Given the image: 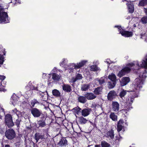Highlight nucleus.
Segmentation results:
<instances>
[{
	"label": "nucleus",
	"instance_id": "obj_13",
	"mask_svg": "<svg viewBox=\"0 0 147 147\" xmlns=\"http://www.w3.org/2000/svg\"><path fill=\"white\" fill-rule=\"evenodd\" d=\"M91 109L89 108H85L81 111L82 115L83 116L86 117L89 115L91 112Z\"/></svg>",
	"mask_w": 147,
	"mask_h": 147
},
{
	"label": "nucleus",
	"instance_id": "obj_17",
	"mask_svg": "<svg viewBox=\"0 0 147 147\" xmlns=\"http://www.w3.org/2000/svg\"><path fill=\"white\" fill-rule=\"evenodd\" d=\"M44 136V135H42L39 133H36L35 135V139L36 141V142H38L40 139H45Z\"/></svg>",
	"mask_w": 147,
	"mask_h": 147
},
{
	"label": "nucleus",
	"instance_id": "obj_31",
	"mask_svg": "<svg viewBox=\"0 0 147 147\" xmlns=\"http://www.w3.org/2000/svg\"><path fill=\"white\" fill-rule=\"evenodd\" d=\"M116 82H109L108 84V87L109 88H114L116 84Z\"/></svg>",
	"mask_w": 147,
	"mask_h": 147
},
{
	"label": "nucleus",
	"instance_id": "obj_1",
	"mask_svg": "<svg viewBox=\"0 0 147 147\" xmlns=\"http://www.w3.org/2000/svg\"><path fill=\"white\" fill-rule=\"evenodd\" d=\"M135 65L137 66V68L136 69H139L140 67L147 68V55H146L144 59L141 62L140 64H139L137 61L135 62V63H129L127 65V66L123 68L119 72L117 76L119 77L123 76L130 71L131 69L130 68V67L133 66Z\"/></svg>",
	"mask_w": 147,
	"mask_h": 147
},
{
	"label": "nucleus",
	"instance_id": "obj_14",
	"mask_svg": "<svg viewBox=\"0 0 147 147\" xmlns=\"http://www.w3.org/2000/svg\"><path fill=\"white\" fill-rule=\"evenodd\" d=\"M37 124L38 125H37L36 124H35V126L37 128H39L40 127H44L46 125L45 120H42L38 121Z\"/></svg>",
	"mask_w": 147,
	"mask_h": 147
},
{
	"label": "nucleus",
	"instance_id": "obj_59",
	"mask_svg": "<svg viewBox=\"0 0 147 147\" xmlns=\"http://www.w3.org/2000/svg\"><path fill=\"white\" fill-rule=\"evenodd\" d=\"M97 62L96 61V62L95 63H96V64H97Z\"/></svg>",
	"mask_w": 147,
	"mask_h": 147
},
{
	"label": "nucleus",
	"instance_id": "obj_47",
	"mask_svg": "<svg viewBox=\"0 0 147 147\" xmlns=\"http://www.w3.org/2000/svg\"><path fill=\"white\" fill-rule=\"evenodd\" d=\"M145 34V33H142V34H140V36H141L140 38H142V36H144Z\"/></svg>",
	"mask_w": 147,
	"mask_h": 147
},
{
	"label": "nucleus",
	"instance_id": "obj_48",
	"mask_svg": "<svg viewBox=\"0 0 147 147\" xmlns=\"http://www.w3.org/2000/svg\"><path fill=\"white\" fill-rule=\"evenodd\" d=\"M95 147H101L100 145H96L95 146Z\"/></svg>",
	"mask_w": 147,
	"mask_h": 147
},
{
	"label": "nucleus",
	"instance_id": "obj_30",
	"mask_svg": "<svg viewBox=\"0 0 147 147\" xmlns=\"http://www.w3.org/2000/svg\"><path fill=\"white\" fill-rule=\"evenodd\" d=\"M147 5V0H140L138 5L140 6H144Z\"/></svg>",
	"mask_w": 147,
	"mask_h": 147
},
{
	"label": "nucleus",
	"instance_id": "obj_25",
	"mask_svg": "<svg viewBox=\"0 0 147 147\" xmlns=\"http://www.w3.org/2000/svg\"><path fill=\"white\" fill-rule=\"evenodd\" d=\"M87 120L83 117H78V121L81 124H84L86 123Z\"/></svg>",
	"mask_w": 147,
	"mask_h": 147
},
{
	"label": "nucleus",
	"instance_id": "obj_39",
	"mask_svg": "<svg viewBox=\"0 0 147 147\" xmlns=\"http://www.w3.org/2000/svg\"><path fill=\"white\" fill-rule=\"evenodd\" d=\"M123 126L122 125H117V130L118 132L120 131L122 129Z\"/></svg>",
	"mask_w": 147,
	"mask_h": 147
},
{
	"label": "nucleus",
	"instance_id": "obj_2",
	"mask_svg": "<svg viewBox=\"0 0 147 147\" xmlns=\"http://www.w3.org/2000/svg\"><path fill=\"white\" fill-rule=\"evenodd\" d=\"M146 77L145 74L143 73V74H140L138 78L135 79L134 85L136 89H139L142 87L144 79Z\"/></svg>",
	"mask_w": 147,
	"mask_h": 147
},
{
	"label": "nucleus",
	"instance_id": "obj_16",
	"mask_svg": "<svg viewBox=\"0 0 147 147\" xmlns=\"http://www.w3.org/2000/svg\"><path fill=\"white\" fill-rule=\"evenodd\" d=\"M130 81V79L127 77L122 78L121 81V85L122 86H124L127 84Z\"/></svg>",
	"mask_w": 147,
	"mask_h": 147
},
{
	"label": "nucleus",
	"instance_id": "obj_45",
	"mask_svg": "<svg viewBox=\"0 0 147 147\" xmlns=\"http://www.w3.org/2000/svg\"><path fill=\"white\" fill-rule=\"evenodd\" d=\"M144 11L146 14L147 16V9L145 8H144Z\"/></svg>",
	"mask_w": 147,
	"mask_h": 147
},
{
	"label": "nucleus",
	"instance_id": "obj_36",
	"mask_svg": "<svg viewBox=\"0 0 147 147\" xmlns=\"http://www.w3.org/2000/svg\"><path fill=\"white\" fill-rule=\"evenodd\" d=\"M30 103L32 107H33L35 104H39V102L36 99H34L31 101Z\"/></svg>",
	"mask_w": 147,
	"mask_h": 147
},
{
	"label": "nucleus",
	"instance_id": "obj_32",
	"mask_svg": "<svg viewBox=\"0 0 147 147\" xmlns=\"http://www.w3.org/2000/svg\"><path fill=\"white\" fill-rule=\"evenodd\" d=\"M81 109L79 107H77L73 109V111L74 112L76 113L77 115L81 112Z\"/></svg>",
	"mask_w": 147,
	"mask_h": 147
},
{
	"label": "nucleus",
	"instance_id": "obj_19",
	"mask_svg": "<svg viewBox=\"0 0 147 147\" xmlns=\"http://www.w3.org/2000/svg\"><path fill=\"white\" fill-rule=\"evenodd\" d=\"M114 131L111 129L108 131L106 133V136L108 138L113 139L114 138Z\"/></svg>",
	"mask_w": 147,
	"mask_h": 147
},
{
	"label": "nucleus",
	"instance_id": "obj_4",
	"mask_svg": "<svg viewBox=\"0 0 147 147\" xmlns=\"http://www.w3.org/2000/svg\"><path fill=\"white\" fill-rule=\"evenodd\" d=\"M5 121L6 124L9 127H12L14 125L12 117L9 114H7L5 116Z\"/></svg>",
	"mask_w": 147,
	"mask_h": 147
},
{
	"label": "nucleus",
	"instance_id": "obj_10",
	"mask_svg": "<svg viewBox=\"0 0 147 147\" xmlns=\"http://www.w3.org/2000/svg\"><path fill=\"white\" fill-rule=\"evenodd\" d=\"M86 99L88 100H92L96 98V96L91 92H87L85 94Z\"/></svg>",
	"mask_w": 147,
	"mask_h": 147
},
{
	"label": "nucleus",
	"instance_id": "obj_43",
	"mask_svg": "<svg viewBox=\"0 0 147 147\" xmlns=\"http://www.w3.org/2000/svg\"><path fill=\"white\" fill-rule=\"evenodd\" d=\"M5 78V76L0 75V80H1V81L4 80Z\"/></svg>",
	"mask_w": 147,
	"mask_h": 147
},
{
	"label": "nucleus",
	"instance_id": "obj_41",
	"mask_svg": "<svg viewBox=\"0 0 147 147\" xmlns=\"http://www.w3.org/2000/svg\"><path fill=\"white\" fill-rule=\"evenodd\" d=\"M124 123L123 120L122 119H120L118 122L117 125H122Z\"/></svg>",
	"mask_w": 147,
	"mask_h": 147
},
{
	"label": "nucleus",
	"instance_id": "obj_8",
	"mask_svg": "<svg viewBox=\"0 0 147 147\" xmlns=\"http://www.w3.org/2000/svg\"><path fill=\"white\" fill-rule=\"evenodd\" d=\"M127 3L126 4L128 9L129 12L132 13L134 11V5L133 1H127Z\"/></svg>",
	"mask_w": 147,
	"mask_h": 147
},
{
	"label": "nucleus",
	"instance_id": "obj_38",
	"mask_svg": "<svg viewBox=\"0 0 147 147\" xmlns=\"http://www.w3.org/2000/svg\"><path fill=\"white\" fill-rule=\"evenodd\" d=\"M91 70L92 71H95L98 70L99 69L98 68L96 65H92L90 66Z\"/></svg>",
	"mask_w": 147,
	"mask_h": 147
},
{
	"label": "nucleus",
	"instance_id": "obj_22",
	"mask_svg": "<svg viewBox=\"0 0 147 147\" xmlns=\"http://www.w3.org/2000/svg\"><path fill=\"white\" fill-rule=\"evenodd\" d=\"M51 76H52V78L54 81H58L61 78L60 75L55 73L51 74Z\"/></svg>",
	"mask_w": 147,
	"mask_h": 147
},
{
	"label": "nucleus",
	"instance_id": "obj_6",
	"mask_svg": "<svg viewBox=\"0 0 147 147\" xmlns=\"http://www.w3.org/2000/svg\"><path fill=\"white\" fill-rule=\"evenodd\" d=\"M117 27L120 33L122 36L126 37H130L132 36L133 34L132 32L123 30L121 27L119 26H117Z\"/></svg>",
	"mask_w": 147,
	"mask_h": 147
},
{
	"label": "nucleus",
	"instance_id": "obj_7",
	"mask_svg": "<svg viewBox=\"0 0 147 147\" xmlns=\"http://www.w3.org/2000/svg\"><path fill=\"white\" fill-rule=\"evenodd\" d=\"M31 111V113L35 117H39L42 114L41 111L36 108H32Z\"/></svg>",
	"mask_w": 147,
	"mask_h": 147
},
{
	"label": "nucleus",
	"instance_id": "obj_37",
	"mask_svg": "<svg viewBox=\"0 0 147 147\" xmlns=\"http://www.w3.org/2000/svg\"><path fill=\"white\" fill-rule=\"evenodd\" d=\"M140 21L143 24H144L147 23V16H144L142 17L141 18Z\"/></svg>",
	"mask_w": 147,
	"mask_h": 147
},
{
	"label": "nucleus",
	"instance_id": "obj_44",
	"mask_svg": "<svg viewBox=\"0 0 147 147\" xmlns=\"http://www.w3.org/2000/svg\"><path fill=\"white\" fill-rule=\"evenodd\" d=\"M40 95L42 97H45V96H46V94L44 93L41 92L40 94Z\"/></svg>",
	"mask_w": 147,
	"mask_h": 147
},
{
	"label": "nucleus",
	"instance_id": "obj_46",
	"mask_svg": "<svg viewBox=\"0 0 147 147\" xmlns=\"http://www.w3.org/2000/svg\"><path fill=\"white\" fill-rule=\"evenodd\" d=\"M77 80V79H76V78H73L72 80V81L73 82H75Z\"/></svg>",
	"mask_w": 147,
	"mask_h": 147
},
{
	"label": "nucleus",
	"instance_id": "obj_5",
	"mask_svg": "<svg viewBox=\"0 0 147 147\" xmlns=\"http://www.w3.org/2000/svg\"><path fill=\"white\" fill-rule=\"evenodd\" d=\"M1 11V9H0V23L3 22L5 23L8 22V16L7 13Z\"/></svg>",
	"mask_w": 147,
	"mask_h": 147
},
{
	"label": "nucleus",
	"instance_id": "obj_52",
	"mask_svg": "<svg viewBox=\"0 0 147 147\" xmlns=\"http://www.w3.org/2000/svg\"><path fill=\"white\" fill-rule=\"evenodd\" d=\"M5 147H10V146L9 145H6L5 146Z\"/></svg>",
	"mask_w": 147,
	"mask_h": 147
},
{
	"label": "nucleus",
	"instance_id": "obj_26",
	"mask_svg": "<svg viewBox=\"0 0 147 147\" xmlns=\"http://www.w3.org/2000/svg\"><path fill=\"white\" fill-rule=\"evenodd\" d=\"M90 86L89 84H83L81 86V89L82 91H86L89 88Z\"/></svg>",
	"mask_w": 147,
	"mask_h": 147
},
{
	"label": "nucleus",
	"instance_id": "obj_3",
	"mask_svg": "<svg viewBox=\"0 0 147 147\" xmlns=\"http://www.w3.org/2000/svg\"><path fill=\"white\" fill-rule=\"evenodd\" d=\"M5 136L8 139L12 140L15 137L16 134L13 129H9L6 130Z\"/></svg>",
	"mask_w": 147,
	"mask_h": 147
},
{
	"label": "nucleus",
	"instance_id": "obj_55",
	"mask_svg": "<svg viewBox=\"0 0 147 147\" xmlns=\"http://www.w3.org/2000/svg\"><path fill=\"white\" fill-rule=\"evenodd\" d=\"M1 109L2 111H3H3H4V109H3L2 108H1Z\"/></svg>",
	"mask_w": 147,
	"mask_h": 147
},
{
	"label": "nucleus",
	"instance_id": "obj_29",
	"mask_svg": "<svg viewBox=\"0 0 147 147\" xmlns=\"http://www.w3.org/2000/svg\"><path fill=\"white\" fill-rule=\"evenodd\" d=\"M11 102L13 105H15L18 102V100H17V97L16 96H13L11 97Z\"/></svg>",
	"mask_w": 147,
	"mask_h": 147
},
{
	"label": "nucleus",
	"instance_id": "obj_49",
	"mask_svg": "<svg viewBox=\"0 0 147 147\" xmlns=\"http://www.w3.org/2000/svg\"><path fill=\"white\" fill-rule=\"evenodd\" d=\"M63 61L62 62V63H61V65H63L64 64V61L65 60L64 59H63Z\"/></svg>",
	"mask_w": 147,
	"mask_h": 147
},
{
	"label": "nucleus",
	"instance_id": "obj_28",
	"mask_svg": "<svg viewBox=\"0 0 147 147\" xmlns=\"http://www.w3.org/2000/svg\"><path fill=\"white\" fill-rule=\"evenodd\" d=\"M108 78L112 82H116V77L113 73H111V74L109 75L108 76Z\"/></svg>",
	"mask_w": 147,
	"mask_h": 147
},
{
	"label": "nucleus",
	"instance_id": "obj_35",
	"mask_svg": "<svg viewBox=\"0 0 147 147\" xmlns=\"http://www.w3.org/2000/svg\"><path fill=\"white\" fill-rule=\"evenodd\" d=\"M127 91L123 89L122 90L120 93L119 96L121 98H122L126 94Z\"/></svg>",
	"mask_w": 147,
	"mask_h": 147
},
{
	"label": "nucleus",
	"instance_id": "obj_15",
	"mask_svg": "<svg viewBox=\"0 0 147 147\" xmlns=\"http://www.w3.org/2000/svg\"><path fill=\"white\" fill-rule=\"evenodd\" d=\"M67 142L65 138H62L61 140L58 143V145L60 146H66L67 145Z\"/></svg>",
	"mask_w": 147,
	"mask_h": 147
},
{
	"label": "nucleus",
	"instance_id": "obj_12",
	"mask_svg": "<svg viewBox=\"0 0 147 147\" xmlns=\"http://www.w3.org/2000/svg\"><path fill=\"white\" fill-rule=\"evenodd\" d=\"M134 99V97L133 96H129L126 99V103L127 105L130 106L133 102Z\"/></svg>",
	"mask_w": 147,
	"mask_h": 147
},
{
	"label": "nucleus",
	"instance_id": "obj_18",
	"mask_svg": "<svg viewBox=\"0 0 147 147\" xmlns=\"http://www.w3.org/2000/svg\"><path fill=\"white\" fill-rule=\"evenodd\" d=\"M63 89L65 91L67 92H70L71 90V87L69 85L64 84L62 86Z\"/></svg>",
	"mask_w": 147,
	"mask_h": 147
},
{
	"label": "nucleus",
	"instance_id": "obj_11",
	"mask_svg": "<svg viewBox=\"0 0 147 147\" xmlns=\"http://www.w3.org/2000/svg\"><path fill=\"white\" fill-rule=\"evenodd\" d=\"M116 92L114 90L110 91L108 94L107 98L110 100H111L113 98H115L116 96Z\"/></svg>",
	"mask_w": 147,
	"mask_h": 147
},
{
	"label": "nucleus",
	"instance_id": "obj_54",
	"mask_svg": "<svg viewBox=\"0 0 147 147\" xmlns=\"http://www.w3.org/2000/svg\"><path fill=\"white\" fill-rule=\"evenodd\" d=\"M122 111H123V112H125L126 110H124V109H123L122 110Z\"/></svg>",
	"mask_w": 147,
	"mask_h": 147
},
{
	"label": "nucleus",
	"instance_id": "obj_20",
	"mask_svg": "<svg viewBox=\"0 0 147 147\" xmlns=\"http://www.w3.org/2000/svg\"><path fill=\"white\" fill-rule=\"evenodd\" d=\"M78 102L82 103H84L87 101V99L85 95V96L78 95Z\"/></svg>",
	"mask_w": 147,
	"mask_h": 147
},
{
	"label": "nucleus",
	"instance_id": "obj_50",
	"mask_svg": "<svg viewBox=\"0 0 147 147\" xmlns=\"http://www.w3.org/2000/svg\"><path fill=\"white\" fill-rule=\"evenodd\" d=\"M17 139H18L19 140H18V142H19L20 141V138H17Z\"/></svg>",
	"mask_w": 147,
	"mask_h": 147
},
{
	"label": "nucleus",
	"instance_id": "obj_56",
	"mask_svg": "<svg viewBox=\"0 0 147 147\" xmlns=\"http://www.w3.org/2000/svg\"><path fill=\"white\" fill-rule=\"evenodd\" d=\"M1 116L0 115V119H1Z\"/></svg>",
	"mask_w": 147,
	"mask_h": 147
},
{
	"label": "nucleus",
	"instance_id": "obj_53",
	"mask_svg": "<svg viewBox=\"0 0 147 147\" xmlns=\"http://www.w3.org/2000/svg\"><path fill=\"white\" fill-rule=\"evenodd\" d=\"M46 74L45 73H43V76H46Z\"/></svg>",
	"mask_w": 147,
	"mask_h": 147
},
{
	"label": "nucleus",
	"instance_id": "obj_9",
	"mask_svg": "<svg viewBox=\"0 0 147 147\" xmlns=\"http://www.w3.org/2000/svg\"><path fill=\"white\" fill-rule=\"evenodd\" d=\"M113 110L115 112H117L119 111V105L117 102H113L112 104Z\"/></svg>",
	"mask_w": 147,
	"mask_h": 147
},
{
	"label": "nucleus",
	"instance_id": "obj_27",
	"mask_svg": "<svg viewBox=\"0 0 147 147\" xmlns=\"http://www.w3.org/2000/svg\"><path fill=\"white\" fill-rule=\"evenodd\" d=\"M52 93L53 95L57 97H59L61 96L60 92L57 89L53 90Z\"/></svg>",
	"mask_w": 147,
	"mask_h": 147
},
{
	"label": "nucleus",
	"instance_id": "obj_57",
	"mask_svg": "<svg viewBox=\"0 0 147 147\" xmlns=\"http://www.w3.org/2000/svg\"><path fill=\"white\" fill-rule=\"evenodd\" d=\"M2 85V84L0 82V86H1Z\"/></svg>",
	"mask_w": 147,
	"mask_h": 147
},
{
	"label": "nucleus",
	"instance_id": "obj_51",
	"mask_svg": "<svg viewBox=\"0 0 147 147\" xmlns=\"http://www.w3.org/2000/svg\"><path fill=\"white\" fill-rule=\"evenodd\" d=\"M13 111L14 112L16 113L17 110L16 109H15L14 110H13Z\"/></svg>",
	"mask_w": 147,
	"mask_h": 147
},
{
	"label": "nucleus",
	"instance_id": "obj_58",
	"mask_svg": "<svg viewBox=\"0 0 147 147\" xmlns=\"http://www.w3.org/2000/svg\"><path fill=\"white\" fill-rule=\"evenodd\" d=\"M129 18V17H128L127 18V19H128Z\"/></svg>",
	"mask_w": 147,
	"mask_h": 147
},
{
	"label": "nucleus",
	"instance_id": "obj_33",
	"mask_svg": "<svg viewBox=\"0 0 147 147\" xmlns=\"http://www.w3.org/2000/svg\"><path fill=\"white\" fill-rule=\"evenodd\" d=\"M101 145L102 147H110V144L105 141H103L101 142Z\"/></svg>",
	"mask_w": 147,
	"mask_h": 147
},
{
	"label": "nucleus",
	"instance_id": "obj_42",
	"mask_svg": "<svg viewBox=\"0 0 147 147\" xmlns=\"http://www.w3.org/2000/svg\"><path fill=\"white\" fill-rule=\"evenodd\" d=\"M20 121V120H19L18 119H17L16 120L15 123H16L17 126L18 127H19V126Z\"/></svg>",
	"mask_w": 147,
	"mask_h": 147
},
{
	"label": "nucleus",
	"instance_id": "obj_24",
	"mask_svg": "<svg viewBox=\"0 0 147 147\" xmlns=\"http://www.w3.org/2000/svg\"><path fill=\"white\" fill-rule=\"evenodd\" d=\"M109 117L114 121H117V116L114 113H111L109 115Z\"/></svg>",
	"mask_w": 147,
	"mask_h": 147
},
{
	"label": "nucleus",
	"instance_id": "obj_23",
	"mask_svg": "<svg viewBox=\"0 0 147 147\" xmlns=\"http://www.w3.org/2000/svg\"><path fill=\"white\" fill-rule=\"evenodd\" d=\"M102 89V87H98L95 89L94 91V93L95 94L99 95L101 94Z\"/></svg>",
	"mask_w": 147,
	"mask_h": 147
},
{
	"label": "nucleus",
	"instance_id": "obj_40",
	"mask_svg": "<svg viewBox=\"0 0 147 147\" xmlns=\"http://www.w3.org/2000/svg\"><path fill=\"white\" fill-rule=\"evenodd\" d=\"M76 78V79H77V80L81 79L82 78V75L80 74H78L77 75Z\"/></svg>",
	"mask_w": 147,
	"mask_h": 147
},
{
	"label": "nucleus",
	"instance_id": "obj_34",
	"mask_svg": "<svg viewBox=\"0 0 147 147\" xmlns=\"http://www.w3.org/2000/svg\"><path fill=\"white\" fill-rule=\"evenodd\" d=\"M99 83L100 85H101L105 82V78L104 77L100 78V79H96Z\"/></svg>",
	"mask_w": 147,
	"mask_h": 147
},
{
	"label": "nucleus",
	"instance_id": "obj_21",
	"mask_svg": "<svg viewBox=\"0 0 147 147\" xmlns=\"http://www.w3.org/2000/svg\"><path fill=\"white\" fill-rule=\"evenodd\" d=\"M87 62V61H82L81 62L77 64L76 65H74V68L77 69L80 68L83 66Z\"/></svg>",
	"mask_w": 147,
	"mask_h": 147
}]
</instances>
